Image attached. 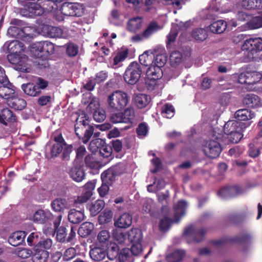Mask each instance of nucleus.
<instances>
[{"label":"nucleus","mask_w":262,"mask_h":262,"mask_svg":"<svg viewBox=\"0 0 262 262\" xmlns=\"http://www.w3.org/2000/svg\"><path fill=\"white\" fill-rule=\"evenodd\" d=\"M233 79L244 84L246 89L262 93V73L257 71H246L232 75Z\"/></svg>","instance_id":"f257e3e1"},{"label":"nucleus","mask_w":262,"mask_h":262,"mask_svg":"<svg viewBox=\"0 0 262 262\" xmlns=\"http://www.w3.org/2000/svg\"><path fill=\"white\" fill-rule=\"evenodd\" d=\"M62 0H42L38 3L35 1L29 3L21 11L24 16L32 17L41 15L44 12H53L57 8L56 3Z\"/></svg>","instance_id":"f03ea898"},{"label":"nucleus","mask_w":262,"mask_h":262,"mask_svg":"<svg viewBox=\"0 0 262 262\" xmlns=\"http://www.w3.org/2000/svg\"><path fill=\"white\" fill-rule=\"evenodd\" d=\"M188 205L187 203L184 200H180L177 205L174 206V219L172 221L168 216L169 209L167 206H163L162 208V212L164 217L161 219L159 224L160 229L161 231H166L170 228L172 223L179 222L181 217L184 216L186 211Z\"/></svg>","instance_id":"7ed1b4c3"},{"label":"nucleus","mask_w":262,"mask_h":262,"mask_svg":"<svg viewBox=\"0 0 262 262\" xmlns=\"http://www.w3.org/2000/svg\"><path fill=\"white\" fill-rule=\"evenodd\" d=\"M129 99V97L126 92L116 90L107 97L108 108L112 111L122 110L127 105Z\"/></svg>","instance_id":"20e7f679"},{"label":"nucleus","mask_w":262,"mask_h":262,"mask_svg":"<svg viewBox=\"0 0 262 262\" xmlns=\"http://www.w3.org/2000/svg\"><path fill=\"white\" fill-rule=\"evenodd\" d=\"M213 132L214 134H213L212 139L204 141L203 144L204 154L212 159L217 157L222 151L220 141L222 137L219 133L216 135V131L213 130Z\"/></svg>","instance_id":"39448f33"},{"label":"nucleus","mask_w":262,"mask_h":262,"mask_svg":"<svg viewBox=\"0 0 262 262\" xmlns=\"http://www.w3.org/2000/svg\"><path fill=\"white\" fill-rule=\"evenodd\" d=\"M4 50H7L9 54L7 55V59L10 63L14 65L18 64V61L21 54H18L20 51H23L24 44L17 41H7L3 46Z\"/></svg>","instance_id":"423d86ee"},{"label":"nucleus","mask_w":262,"mask_h":262,"mask_svg":"<svg viewBox=\"0 0 262 262\" xmlns=\"http://www.w3.org/2000/svg\"><path fill=\"white\" fill-rule=\"evenodd\" d=\"M128 241L132 244L130 251L135 255H139L142 251L143 234L139 228H132L127 232Z\"/></svg>","instance_id":"0eeeda50"},{"label":"nucleus","mask_w":262,"mask_h":262,"mask_svg":"<svg viewBox=\"0 0 262 262\" xmlns=\"http://www.w3.org/2000/svg\"><path fill=\"white\" fill-rule=\"evenodd\" d=\"M241 49L242 51L248 52L249 58H254L257 54L262 51V38L251 37L244 40Z\"/></svg>","instance_id":"6e6552de"},{"label":"nucleus","mask_w":262,"mask_h":262,"mask_svg":"<svg viewBox=\"0 0 262 262\" xmlns=\"http://www.w3.org/2000/svg\"><path fill=\"white\" fill-rule=\"evenodd\" d=\"M31 49V51L34 53V55L37 58L47 57L53 54L54 45L49 41H41L33 43Z\"/></svg>","instance_id":"1a4fd4ad"},{"label":"nucleus","mask_w":262,"mask_h":262,"mask_svg":"<svg viewBox=\"0 0 262 262\" xmlns=\"http://www.w3.org/2000/svg\"><path fill=\"white\" fill-rule=\"evenodd\" d=\"M141 73L140 65L137 62H133L128 66L124 73V80L129 84H135L140 79Z\"/></svg>","instance_id":"9d476101"},{"label":"nucleus","mask_w":262,"mask_h":262,"mask_svg":"<svg viewBox=\"0 0 262 262\" xmlns=\"http://www.w3.org/2000/svg\"><path fill=\"white\" fill-rule=\"evenodd\" d=\"M162 76V71L158 66L152 63L146 70L145 83L149 90H152L156 85V81Z\"/></svg>","instance_id":"9b49d317"},{"label":"nucleus","mask_w":262,"mask_h":262,"mask_svg":"<svg viewBox=\"0 0 262 262\" xmlns=\"http://www.w3.org/2000/svg\"><path fill=\"white\" fill-rule=\"evenodd\" d=\"M206 232V231L204 228L196 229L193 226H189L185 229L184 236L188 243L191 242L198 243L204 239Z\"/></svg>","instance_id":"f8f14e48"},{"label":"nucleus","mask_w":262,"mask_h":262,"mask_svg":"<svg viewBox=\"0 0 262 262\" xmlns=\"http://www.w3.org/2000/svg\"><path fill=\"white\" fill-rule=\"evenodd\" d=\"M60 12L65 16H79L82 12V8L79 3H64L60 8Z\"/></svg>","instance_id":"ddd939ff"},{"label":"nucleus","mask_w":262,"mask_h":262,"mask_svg":"<svg viewBox=\"0 0 262 262\" xmlns=\"http://www.w3.org/2000/svg\"><path fill=\"white\" fill-rule=\"evenodd\" d=\"M29 220L37 224H45L46 222L52 220L53 215L49 210L39 209L32 214L28 215Z\"/></svg>","instance_id":"4468645a"},{"label":"nucleus","mask_w":262,"mask_h":262,"mask_svg":"<svg viewBox=\"0 0 262 262\" xmlns=\"http://www.w3.org/2000/svg\"><path fill=\"white\" fill-rule=\"evenodd\" d=\"M47 35L51 38H67L70 34L67 28H61L57 27L46 25L42 28Z\"/></svg>","instance_id":"2eb2a0df"},{"label":"nucleus","mask_w":262,"mask_h":262,"mask_svg":"<svg viewBox=\"0 0 262 262\" xmlns=\"http://www.w3.org/2000/svg\"><path fill=\"white\" fill-rule=\"evenodd\" d=\"M0 97L7 101L15 94V87L8 79L4 83H0Z\"/></svg>","instance_id":"dca6fc26"},{"label":"nucleus","mask_w":262,"mask_h":262,"mask_svg":"<svg viewBox=\"0 0 262 262\" xmlns=\"http://www.w3.org/2000/svg\"><path fill=\"white\" fill-rule=\"evenodd\" d=\"M242 193V189L239 186H233L224 187L219 190L217 195L223 199H228Z\"/></svg>","instance_id":"f3484780"},{"label":"nucleus","mask_w":262,"mask_h":262,"mask_svg":"<svg viewBox=\"0 0 262 262\" xmlns=\"http://www.w3.org/2000/svg\"><path fill=\"white\" fill-rule=\"evenodd\" d=\"M95 187V184L92 182H89L85 184L84 191L80 195L78 196L75 201V204H82L89 200L93 194V190Z\"/></svg>","instance_id":"a211bd4d"},{"label":"nucleus","mask_w":262,"mask_h":262,"mask_svg":"<svg viewBox=\"0 0 262 262\" xmlns=\"http://www.w3.org/2000/svg\"><path fill=\"white\" fill-rule=\"evenodd\" d=\"M243 102L244 105L250 108H256L262 106V100L258 96L253 94L246 95Z\"/></svg>","instance_id":"6ab92c4d"},{"label":"nucleus","mask_w":262,"mask_h":262,"mask_svg":"<svg viewBox=\"0 0 262 262\" xmlns=\"http://www.w3.org/2000/svg\"><path fill=\"white\" fill-rule=\"evenodd\" d=\"M118 171L117 167H111L101 173V178L102 183L111 185L115 180Z\"/></svg>","instance_id":"aec40b11"},{"label":"nucleus","mask_w":262,"mask_h":262,"mask_svg":"<svg viewBox=\"0 0 262 262\" xmlns=\"http://www.w3.org/2000/svg\"><path fill=\"white\" fill-rule=\"evenodd\" d=\"M250 238L251 236L250 235L246 234L232 238H223L219 240L213 241L212 242V243L216 247H220L226 243H245L248 241Z\"/></svg>","instance_id":"412c9836"},{"label":"nucleus","mask_w":262,"mask_h":262,"mask_svg":"<svg viewBox=\"0 0 262 262\" xmlns=\"http://www.w3.org/2000/svg\"><path fill=\"white\" fill-rule=\"evenodd\" d=\"M132 223V216L129 213H125L116 220L114 225L120 228H126L130 226Z\"/></svg>","instance_id":"4be33fe9"},{"label":"nucleus","mask_w":262,"mask_h":262,"mask_svg":"<svg viewBox=\"0 0 262 262\" xmlns=\"http://www.w3.org/2000/svg\"><path fill=\"white\" fill-rule=\"evenodd\" d=\"M26 235V233L24 231L15 232L9 236L8 242L13 246H17L24 241Z\"/></svg>","instance_id":"5701e85b"},{"label":"nucleus","mask_w":262,"mask_h":262,"mask_svg":"<svg viewBox=\"0 0 262 262\" xmlns=\"http://www.w3.org/2000/svg\"><path fill=\"white\" fill-rule=\"evenodd\" d=\"M107 255L106 250L102 247H95L90 251L91 258L95 261L102 260Z\"/></svg>","instance_id":"b1692460"},{"label":"nucleus","mask_w":262,"mask_h":262,"mask_svg":"<svg viewBox=\"0 0 262 262\" xmlns=\"http://www.w3.org/2000/svg\"><path fill=\"white\" fill-rule=\"evenodd\" d=\"M93 106H95L96 108L93 113V118L94 120L98 122H100L104 121L106 118L105 111L102 108H97V107L99 106V104L97 102H96V103H95V101L91 102L89 104L88 107L90 109H92Z\"/></svg>","instance_id":"393cba45"},{"label":"nucleus","mask_w":262,"mask_h":262,"mask_svg":"<svg viewBox=\"0 0 262 262\" xmlns=\"http://www.w3.org/2000/svg\"><path fill=\"white\" fill-rule=\"evenodd\" d=\"M8 105L12 108L17 110H21L26 105V102L23 99L18 98L14 95L10 99L7 101Z\"/></svg>","instance_id":"a878e982"},{"label":"nucleus","mask_w":262,"mask_h":262,"mask_svg":"<svg viewBox=\"0 0 262 262\" xmlns=\"http://www.w3.org/2000/svg\"><path fill=\"white\" fill-rule=\"evenodd\" d=\"M18 61V64L14 68L21 72L29 73L31 69L28 63V58L25 54H21Z\"/></svg>","instance_id":"bb28decb"},{"label":"nucleus","mask_w":262,"mask_h":262,"mask_svg":"<svg viewBox=\"0 0 262 262\" xmlns=\"http://www.w3.org/2000/svg\"><path fill=\"white\" fill-rule=\"evenodd\" d=\"M169 60L170 66L172 69L179 67L183 60L182 54L179 51H174L171 53Z\"/></svg>","instance_id":"cd10ccee"},{"label":"nucleus","mask_w":262,"mask_h":262,"mask_svg":"<svg viewBox=\"0 0 262 262\" xmlns=\"http://www.w3.org/2000/svg\"><path fill=\"white\" fill-rule=\"evenodd\" d=\"M238 130H241L240 123L235 120L228 121L224 126V132L227 135H229Z\"/></svg>","instance_id":"c85d7f7f"},{"label":"nucleus","mask_w":262,"mask_h":262,"mask_svg":"<svg viewBox=\"0 0 262 262\" xmlns=\"http://www.w3.org/2000/svg\"><path fill=\"white\" fill-rule=\"evenodd\" d=\"M234 116L238 120L246 121L253 118L255 115L248 109H241L235 112Z\"/></svg>","instance_id":"c756f323"},{"label":"nucleus","mask_w":262,"mask_h":262,"mask_svg":"<svg viewBox=\"0 0 262 262\" xmlns=\"http://www.w3.org/2000/svg\"><path fill=\"white\" fill-rule=\"evenodd\" d=\"M84 219L83 212L78 211L74 209H71L69 212L68 219L73 224H78Z\"/></svg>","instance_id":"7c9ffc66"},{"label":"nucleus","mask_w":262,"mask_h":262,"mask_svg":"<svg viewBox=\"0 0 262 262\" xmlns=\"http://www.w3.org/2000/svg\"><path fill=\"white\" fill-rule=\"evenodd\" d=\"M246 27L250 30L262 28V12L258 15L253 17L248 21Z\"/></svg>","instance_id":"2f4dec72"},{"label":"nucleus","mask_w":262,"mask_h":262,"mask_svg":"<svg viewBox=\"0 0 262 262\" xmlns=\"http://www.w3.org/2000/svg\"><path fill=\"white\" fill-rule=\"evenodd\" d=\"M162 29V27L155 21L150 22L143 32V36L146 39L150 37L152 34Z\"/></svg>","instance_id":"473e14b6"},{"label":"nucleus","mask_w":262,"mask_h":262,"mask_svg":"<svg viewBox=\"0 0 262 262\" xmlns=\"http://www.w3.org/2000/svg\"><path fill=\"white\" fill-rule=\"evenodd\" d=\"M226 28V22L222 19L214 21L209 26V29L211 32L219 34L223 33Z\"/></svg>","instance_id":"72a5a7b5"},{"label":"nucleus","mask_w":262,"mask_h":262,"mask_svg":"<svg viewBox=\"0 0 262 262\" xmlns=\"http://www.w3.org/2000/svg\"><path fill=\"white\" fill-rule=\"evenodd\" d=\"M49 253L46 250L35 249V253L33 256V262H48Z\"/></svg>","instance_id":"f704fd0d"},{"label":"nucleus","mask_w":262,"mask_h":262,"mask_svg":"<svg viewBox=\"0 0 262 262\" xmlns=\"http://www.w3.org/2000/svg\"><path fill=\"white\" fill-rule=\"evenodd\" d=\"M142 25V20L141 17H134L128 21L127 29L130 32H135L141 28Z\"/></svg>","instance_id":"c9c22d12"},{"label":"nucleus","mask_w":262,"mask_h":262,"mask_svg":"<svg viewBox=\"0 0 262 262\" xmlns=\"http://www.w3.org/2000/svg\"><path fill=\"white\" fill-rule=\"evenodd\" d=\"M27 28H19L16 26L10 27L7 31V33L11 36L16 38H23L26 36V31Z\"/></svg>","instance_id":"e433bc0d"},{"label":"nucleus","mask_w":262,"mask_h":262,"mask_svg":"<svg viewBox=\"0 0 262 262\" xmlns=\"http://www.w3.org/2000/svg\"><path fill=\"white\" fill-rule=\"evenodd\" d=\"M21 88L27 95L31 96H36L40 93L37 85L33 83L23 84L21 85Z\"/></svg>","instance_id":"4c0bfd02"},{"label":"nucleus","mask_w":262,"mask_h":262,"mask_svg":"<svg viewBox=\"0 0 262 262\" xmlns=\"http://www.w3.org/2000/svg\"><path fill=\"white\" fill-rule=\"evenodd\" d=\"M150 97L145 94H137L134 97L136 105L138 108H142L145 107L150 102Z\"/></svg>","instance_id":"58836bf2"},{"label":"nucleus","mask_w":262,"mask_h":262,"mask_svg":"<svg viewBox=\"0 0 262 262\" xmlns=\"http://www.w3.org/2000/svg\"><path fill=\"white\" fill-rule=\"evenodd\" d=\"M185 255L183 250H176L166 256L168 262H180Z\"/></svg>","instance_id":"ea45409f"},{"label":"nucleus","mask_w":262,"mask_h":262,"mask_svg":"<svg viewBox=\"0 0 262 262\" xmlns=\"http://www.w3.org/2000/svg\"><path fill=\"white\" fill-rule=\"evenodd\" d=\"M241 5L246 9H260L262 8V0H242Z\"/></svg>","instance_id":"a19ab883"},{"label":"nucleus","mask_w":262,"mask_h":262,"mask_svg":"<svg viewBox=\"0 0 262 262\" xmlns=\"http://www.w3.org/2000/svg\"><path fill=\"white\" fill-rule=\"evenodd\" d=\"M104 207V202L102 200H97L94 203L89 204L88 207L92 216L96 215Z\"/></svg>","instance_id":"79ce46f5"},{"label":"nucleus","mask_w":262,"mask_h":262,"mask_svg":"<svg viewBox=\"0 0 262 262\" xmlns=\"http://www.w3.org/2000/svg\"><path fill=\"white\" fill-rule=\"evenodd\" d=\"M15 116L12 111L8 108H4L0 113V122L6 125L7 122L14 121Z\"/></svg>","instance_id":"37998d69"},{"label":"nucleus","mask_w":262,"mask_h":262,"mask_svg":"<svg viewBox=\"0 0 262 262\" xmlns=\"http://www.w3.org/2000/svg\"><path fill=\"white\" fill-rule=\"evenodd\" d=\"M154 58V55L150 51L144 52L139 57L140 63L145 66H149L151 64Z\"/></svg>","instance_id":"c03bdc74"},{"label":"nucleus","mask_w":262,"mask_h":262,"mask_svg":"<svg viewBox=\"0 0 262 262\" xmlns=\"http://www.w3.org/2000/svg\"><path fill=\"white\" fill-rule=\"evenodd\" d=\"M93 224L90 222L83 223L78 229V233L79 235L83 237H85L90 235L93 230Z\"/></svg>","instance_id":"a18cd8bd"},{"label":"nucleus","mask_w":262,"mask_h":262,"mask_svg":"<svg viewBox=\"0 0 262 262\" xmlns=\"http://www.w3.org/2000/svg\"><path fill=\"white\" fill-rule=\"evenodd\" d=\"M70 176L73 180L79 182L84 179V173L81 168L78 167H74L71 170Z\"/></svg>","instance_id":"49530a36"},{"label":"nucleus","mask_w":262,"mask_h":262,"mask_svg":"<svg viewBox=\"0 0 262 262\" xmlns=\"http://www.w3.org/2000/svg\"><path fill=\"white\" fill-rule=\"evenodd\" d=\"M191 35L195 40L199 41L205 40L208 36L206 30L203 28L194 29L191 33Z\"/></svg>","instance_id":"de8ad7c7"},{"label":"nucleus","mask_w":262,"mask_h":262,"mask_svg":"<svg viewBox=\"0 0 262 262\" xmlns=\"http://www.w3.org/2000/svg\"><path fill=\"white\" fill-rule=\"evenodd\" d=\"M96 148H94L93 151H96V149H99L100 154L103 158H108L112 155V146L106 144L104 142L101 145V146L99 148V147L96 145Z\"/></svg>","instance_id":"09e8293b"},{"label":"nucleus","mask_w":262,"mask_h":262,"mask_svg":"<svg viewBox=\"0 0 262 262\" xmlns=\"http://www.w3.org/2000/svg\"><path fill=\"white\" fill-rule=\"evenodd\" d=\"M124 123L133 124L135 122V112L133 108H126L123 113Z\"/></svg>","instance_id":"8fccbe9b"},{"label":"nucleus","mask_w":262,"mask_h":262,"mask_svg":"<svg viewBox=\"0 0 262 262\" xmlns=\"http://www.w3.org/2000/svg\"><path fill=\"white\" fill-rule=\"evenodd\" d=\"M128 50L126 48L121 49L114 57V64L118 65L120 62L123 61L127 57Z\"/></svg>","instance_id":"3c124183"},{"label":"nucleus","mask_w":262,"mask_h":262,"mask_svg":"<svg viewBox=\"0 0 262 262\" xmlns=\"http://www.w3.org/2000/svg\"><path fill=\"white\" fill-rule=\"evenodd\" d=\"M66 206V200L62 199H56L51 203L52 209L55 212L62 211Z\"/></svg>","instance_id":"603ef678"},{"label":"nucleus","mask_w":262,"mask_h":262,"mask_svg":"<svg viewBox=\"0 0 262 262\" xmlns=\"http://www.w3.org/2000/svg\"><path fill=\"white\" fill-rule=\"evenodd\" d=\"M40 236V233L37 232L31 233L28 237L27 242L28 245L30 246H35V249L38 246L39 239Z\"/></svg>","instance_id":"864d4df0"},{"label":"nucleus","mask_w":262,"mask_h":262,"mask_svg":"<svg viewBox=\"0 0 262 262\" xmlns=\"http://www.w3.org/2000/svg\"><path fill=\"white\" fill-rule=\"evenodd\" d=\"M113 214L111 210H104L99 216L98 220L100 224H104L111 221Z\"/></svg>","instance_id":"5fc2aeb1"},{"label":"nucleus","mask_w":262,"mask_h":262,"mask_svg":"<svg viewBox=\"0 0 262 262\" xmlns=\"http://www.w3.org/2000/svg\"><path fill=\"white\" fill-rule=\"evenodd\" d=\"M174 108L173 106L170 104H166L162 109V114L164 117L166 118H171L174 115Z\"/></svg>","instance_id":"6e6d98bb"},{"label":"nucleus","mask_w":262,"mask_h":262,"mask_svg":"<svg viewBox=\"0 0 262 262\" xmlns=\"http://www.w3.org/2000/svg\"><path fill=\"white\" fill-rule=\"evenodd\" d=\"M230 98V95L228 93H223L219 98V103L221 105L220 110L221 112H223L225 107L227 106L229 102Z\"/></svg>","instance_id":"4d7b16f0"},{"label":"nucleus","mask_w":262,"mask_h":262,"mask_svg":"<svg viewBox=\"0 0 262 262\" xmlns=\"http://www.w3.org/2000/svg\"><path fill=\"white\" fill-rule=\"evenodd\" d=\"M119 249L118 246L115 243L111 244L108 248L107 257L110 259H113L118 256Z\"/></svg>","instance_id":"13d9d810"},{"label":"nucleus","mask_w":262,"mask_h":262,"mask_svg":"<svg viewBox=\"0 0 262 262\" xmlns=\"http://www.w3.org/2000/svg\"><path fill=\"white\" fill-rule=\"evenodd\" d=\"M76 123L75 124V131H77V129L79 127V125H83L84 126L89 124V117L83 112L76 119Z\"/></svg>","instance_id":"bf43d9fd"},{"label":"nucleus","mask_w":262,"mask_h":262,"mask_svg":"<svg viewBox=\"0 0 262 262\" xmlns=\"http://www.w3.org/2000/svg\"><path fill=\"white\" fill-rule=\"evenodd\" d=\"M113 236L115 239L121 245L124 244L128 241L127 233L116 231L114 233Z\"/></svg>","instance_id":"052dcab7"},{"label":"nucleus","mask_w":262,"mask_h":262,"mask_svg":"<svg viewBox=\"0 0 262 262\" xmlns=\"http://www.w3.org/2000/svg\"><path fill=\"white\" fill-rule=\"evenodd\" d=\"M154 60L151 63L156 66H158V67L161 69L165 65L167 61L166 57L163 54L157 55L155 57H154Z\"/></svg>","instance_id":"680f3d73"},{"label":"nucleus","mask_w":262,"mask_h":262,"mask_svg":"<svg viewBox=\"0 0 262 262\" xmlns=\"http://www.w3.org/2000/svg\"><path fill=\"white\" fill-rule=\"evenodd\" d=\"M76 255V250L75 248L71 247L65 250L63 254V259L69 261L73 259Z\"/></svg>","instance_id":"e2e57ef3"},{"label":"nucleus","mask_w":262,"mask_h":262,"mask_svg":"<svg viewBox=\"0 0 262 262\" xmlns=\"http://www.w3.org/2000/svg\"><path fill=\"white\" fill-rule=\"evenodd\" d=\"M118 258L120 262H129L132 259V257L129 254V250L128 249H124L118 254Z\"/></svg>","instance_id":"0e129e2a"},{"label":"nucleus","mask_w":262,"mask_h":262,"mask_svg":"<svg viewBox=\"0 0 262 262\" xmlns=\"http://www.w3.org/2000/svg\"><path fill=\"white\" fill-rule=\"evenodd\" d=\"M178 26L177 25L172 24L171 31L169 34L167 35V44H169L173 42L178 35Z\"/></svg>","instance_id":"69168bd1"},{"label":"nucleus","mask_w":262,"mask_h":262,"mask_svg":"<svg viewBox=\"0 0 262 262\" xmlns=\"http://www.w3.org/2000/svg\"><path fill=\"white\" fill-rule=\"evenodd\" d=\"M56 231V238L58 241L64 242L66 241L67 231L64 227H60L55 230Z\"/></svg>","instance_id":"338daca9"},{"label":"nucleus","mask_w":262,"mask_h":262,"mask_svg":"<svg viewBox=\"0 0 262 262\" xmlns=\"http://www.w3.org/2000/svg\"><path fill=\"white\" fill-rule=\"evenodd\" d=\"M78 52V47L73 43H70L67 46V53L69 56H75Z\"/></svg>","instance_id":"774afa93"}]
</instances>
